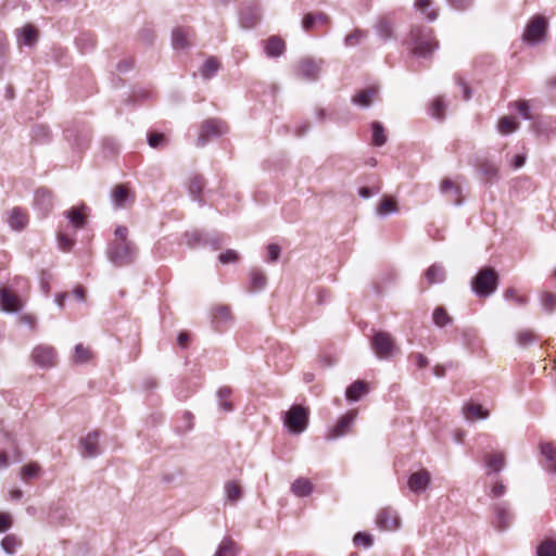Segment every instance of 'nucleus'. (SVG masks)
<instances>
[{"mask_svg":"<svg viewBox=\"0 0 556 556\" xmlns=\"http://www.w3.org/2000/svg\"><path fill=\"white\" fill-rule=\"evenodd\" d=\"M70 518V509L63 502L54 503L49 510L51 522L62 523Z\"/></svg>","mask_w":556,"mask_h":556,"instance_id":"393cba45","label":"nucleus"},{"mask_svg":"<svg viewBox=\"0 0 556 556\" xmlns=\"http://www.w3.org/2000/svg\"><path fill=\"white\" fill-rule=\"evenodd\" d=\"M407 43L412 47L413 55L424 59L430 58L439 48L433 29L426 26H413Z\"/></svg>","mask_w":556,"mask_h":556,"instance_id":"f257e3e1","label":"nucleus"},{"mask_svg":"<svg viewBox=\"0 0 556 556\" xmlns=\"http://www.w3.org/2000/svg\"><path fill=\"white\" fill-rule=\"evenodd\" d=\"M432 0H416L415 8L420 11L429 22H434L438 18L435 10H430Z\"/></svg>","mask_w":556,"mask_h":556,"instance_id":"ea45409f","label":"nucleus"},{"mask_svg":"<svg viewBox=\"0 0 556 556\" xmlns=\"http://www.w3.org/2000/svg\"><path fill=\"white\" fill-rule=\"evenodd\" d=\"M447 2L456 10L464 11L471 7L473 0H447Z\"/></svg>","mask_w":556,"mask_h":556,"instance_id":"338daca9","label":"nucleus"},{"mask_svg":"<svg viewBox=\"0 0 556 556\" xmlns=\"http://www.w3.org/2000/svg\"><path fill=\"white\" fill-rule=\"evenodd\" d=\"M21 544L22 541L14 534L5 535L1 541V547L8 555H13Z\"/></svg>","mask_w":556,"mask_h":556,"instance_id":"79ce46f5","label":"nucleus"},{"mask_svg":"<svg viewBox=\"0 0 556 556\" xmlns=\"http://www.w3.org/2000/svg\"><path fill=\"white\" fill-rule=\"evenodd\" d=\"M225 132H227V126L223 121L217 118L206 119L201 126L197 146L204 147L212 138H217Z\"/></svg>","mask_w":556,"mask_h":556,"instance_id":"423d86ee","label":"nucleus"},{"mask_svg":"<svg viewBox=\"0 0 556 556\" xmlns=\"http://www.w3.org/2000/svg\"><path fill=\"white\" fill-rule=\"evenodd\" d=\"M505 492L506 486L504 485V483L502 481H496L491 489L490 495L492 497H501L505 494Z\"/></svg>","mask_w":556,"mask_h":556,"instance_id":"774afa93","label":"nucleus"},{"mask_svg":"<svg viewBox=\"0 0 556 556\" xmlns=\"http://www.w3.org/2000/svg\"><path fill=\"white\" fill-rule=\"evenodd\" d=\"M129 199V192L128 189L123 186L118 185L115 187V189L112 192V202L117 208H123L126 206V203Z\"/></svg>","mask_w":556,"mask_h":556,"instance_id":"f704fd0d","label":"nucleus"},{"mask_svg":"<svg viewBox=\"0 0 556 556\" xmlns=\"http://www.w3.org/2000/svg\"><path fill=\"white\" fill-rule=\"evenodd\" d=\"M400 517L392 508L381 509L376 517V523L383 531H395L400 528Z\"/></svg>","mask_w":556,"mask_h":556,"instance_id":"f8f14e48","label":"nucleus"},{"mask_svg":"<svg viewBox=\"0 0 556 556\" xmlns=\"http://www.w3.org/2000/svg\"><path fill=\"white\" fill-rule=\"evenodd\" d=\"M137 254L138 249L134 241H112L106 249L108 260L117 267L132 264Z\"/></svg>","mask_w":556,"mask_h":556,"instance_id":"f03ea898","label":"nucleus"},{"mask_svg":"<svg viewBox=\"0 0 556 556\" xmlns=\"http://www.w3.org/2000/svg\"><path fill=\"white\" fill-rule=\"evenodd\" d=\"M481 173L488 178H495L497 176L498 169L497 167L489 162H484L480 166Z\"/></svg>","mask_w":556,"mask_h":556,"instance_id":"e2e57ef3","label":"nucleus"},{"mask_svg":"<svg viewBox=\"0 0 556 556\" xmlns=\"http://www.w3.org/2000/svg\"><path fill=\"white\" fill-rule=\"evenodd\" d=\"M85 208L84 205L81 207H72L64 213L72 226L76 229L84 228L86 224V217L83 212Z\"/></svg>","mask_w":556,"mask_h":556,"instance_id":"c756f323","label":"nucleus"},{"mask_svg":"<svg viewBox=\"0 0 556 556\" xmlns=\"http://www.w3.org/2000/svg\"><path fill=\"white\" fill-rule=\"evenodd\" d=\"M463 414L467 420L486 419L489 416L488 410H483L479 404L469 403L463 407Z\"/></svg>","mask_w":556,"mask_h":556,"instance_id":"473e14b6","label":"nucleus"},{"mask_svg":"<svg viewBox=\"0 0 556 556\" xmlns=\"http://www.w3.org/2000/svg\"><path fill=\"white\" fill-rule=\"evenodd\" d=\"M238 258H239V254L235 250H227L226 252L220 253L218 255V260L223 264L235 263L238 261Z\"/></svg>","mask_w":556,"mask_h":556,"instance_id":"bf43d9fd","label":"nucleus"},{"mask_svg":"<svg viewBox=\"0 0 556 556\" xmlns=\"http://www.w3.org/2000/svg\"><path fill=\"white\" fill-rule=\"evenodd\" d=\"M371 132H372V144L377 147H381L387 141V136L384 135V128L380 122H374L371 124Z\"/></svg>","mask_w":556,"mask_h":556,"instance_id":"c03bdc74","label":"nucleus"},{"mask_svg":"<svg viewBox=\"0 0 556 556\" xmlns=\"http://www.w3.org/2000/svg\"><path fill=\"white\" fill-rule=\"evenodd\" d=\"M377 212L380 215L393 214L397 212V205L393 200L386 198L381 201Z\"/></svg>","mask_w":556,"mask_h":556,"instance_id":"5fc2aeb1","label":"nucleus"},{"mask_svg":"<svg viewBox=\"0 0 556 556\" xmlns=\"http://www.w3.org/2000/svg\"><path fill=\"white\" fill-rule=\"evenodd\" d=\"M368 393V384L363 380L354 381L345 391V396L351 402L358 401Z\"/></svg>","mask_w":556,"mask_h":556,"instance_id":"bb28decb","label":"nucleus"},{"mask_svg":"<svg viewBox=\"0 0 556 556\" xmlns=\"http://www.w3.org/2000/svg\"><path fill=\"white\" fill-rule=\"evenodd\" d=\"M541 455L544 457L543 467L551 473H556V447L549 443L540 444Z\"/></svg>","mask_w":556,"mask_h":556,"instance_id":"4be33fe9","label":"nucleus"},{"mask_svg":"<svg viewBox=\"0 0 556 556\" xmlns=\"http://www.w3.org/2000/svg\"><path fill=\"white\" fill-rule=\"evenodd\" d=\"M371 349L380 359L390 358L396 350L395 339L387 331H376L370 341Z\"/></svg>","mask_w":556,"mask_h":556,"instance_id":"20e7f679","label":"nucleus"},{"mask_svg":"<svg viewBox=\"0 0 556 556\" xmlns=\"http://www.w3.org/2000/svg\"><path fill=\"white\" fill-rule=\"evenodd\" d=\"M445 103L443 98L439 97L433 100L431 106H430V114L432 117L442 119L444 117V111H445Z\"/></svg>","mask_w":556,"mask_h":556,"instance_id":"3c124183","label":"nucleus"},{"mask_svg":"<svg viewBox=\"0 0 556 556\" xmlns=\"http://www.w3.org/2000/svg\"><path fill=\"white\" fill-rule=\"evenodd\" d=\"M219 70V63L214 58H208L200 68V74L204 79H211Z\"/></svg>","mask_w":556,"mask_h":556,"instance_id":"58836bf2","label":"nucleus"},{"mask_svg":"<svg viewBox=\"0 0 556 556\" xmlns=\"http://www.w3.org/2000/svg\"><path fill=\"white\" fill-rule=\"evenodd\" d=\"M377 35L384 41L390 40L393 36V23L389 17H381L375 26Z\"/></svg>","mask_w":556,"mask_h":556,"instance_id":"7c9ffc66","label":"nucleus"},{"mask_svg":"<svg viewBox=\"0 0 556 556\" xmlns=\"http://www.w3.org/2000/svg\"><path fill=\"white\" fill-rule=\"evenodd\" d=\"M429 285L441 283L445 280V269L441 264L431 265L425 273Z\"/></svg>","mask_w":556,"mask_h":556,"instance_id":"2f4dec72","label":"nucleus"},{"mask_svg":"<svg viewBox=\"0 0 556 556\" xmlns=\"http://www.w3.org/2000/svg\"><path fill=\"white\" fill-rule=\"evenodd\" d=\"M541 305L546 313L552 314L556 309V294L543 292L541 294Z\"/></svg>","mask_w":556,"mask_h":556,"instance_id":"09e8293b","label":"nucleus"},{"mask_svg":"<svg viewBox=\"0 0 556 556\" xmlns=\"http://www.w3.org/2000/svg\"><path fill=\"white\" fill-rule=\"evenodd\" d=\"M494 520L493 525L498 531H505L513 521V514L509 511L507 502H500L493 506Z\"/></svg>","mask_w":556,"mask_h":556,"instance_id":"ddd939ff","label":"nucleus"},{"mask_svg":"<svg viewBox=\"0 0 556 556\" xmlns=\"http://www.w3.org/2000/svg\"><path fill=\"white\" fill-rule=\"evenodd\" d=\"M323 64L324 61L321 59H303L299 62L295 74L299 78L306 81H316L319 78Z\"/></svg>","mask_w":556,"mask_h":556,"instance_id":"1a4fd4ad","label":"nucleus"},{"mask_svg":"<svg viewBox=\"0 0 556 556\" xmlns=\"http://www.w3.org/2000/svg\"><path fill=\"white\" fill-rule=\"evenodd\" d=\"M367 37V30L355 28L351 34L345 36L343 42L346 48H353L361 45Z\"/></svg>","mask_w":556,"mask_h":556,"instance_id":"c9c22d12","label":"nucleus"},{"mask_svg":"<svg viewBox=\"0 0 556 556\" xmlns=\"http://www.w3.org/2000/svg\"><path fill=\"white\" fill-rule=\"evenodd\" d=\"M314 490V485L308 479L305 478H299L296 479L292 485L291 491L300 497L308 496L312 494Z\"/></svg>","mask_w":556,"mask_h":556,"instance_id":"72a5a7b5","label":"nucleus"},{"mask_svg":"<svg viewBox=\"0 0 556 556\" xmlns=\"http://www.w3.org/2000/svg\"><path fill=\"white\" fill-rule=\"evenodd\" d=\"M35 207L46 216L53 207L51 192L47 189H38L34 198Z\"/></svg>","mask_w":556,"mask_h":556,"instance_id":"aec40b11","label":"nucleus"},{"mask_svg":"<svg viewBox=\"0 0 556 556\" xmlns=\"http://www.w3.org/2000/svg\"><path fill=\"white\" fill-rule=\"evenodd\" d=\"M102 149L108 156H113L118 153L119 144L114 138L108 137L102 141Z\"/></svg>","mask_w":556,"mask_h":556,"instance_id":"603ef678","label":"nucleus"},{"mask_svg":"<svg viewBox=\"0 0 556 556\" xmlns=\"http://www.w3.org/2000/svg\"><path fill=\"white\" fill-rule=\"evenodd\" d=\"M498 282L496 270L492 267H483L471 279V290L479 298H488L496 291Z\"/></svg>","mask_w":556,"mask_h":556,"instance_id":"7ed1b4c3","label":"nucleus"},{"mask_svg":"<svg viewBox=\"0 0 556 556\" xmlns=\"http://www.w3.org/2000/svg\"><path fill=\"white\" fill-rule=\"evenodd\" d=\"M498 131L507 135L514 132L518 128V123L511 116H504L498 122Z\"/></svg>","mask_w":556,"mask_h":556,"instance_id":"49530a36","label":"nucleus"},{"mask_svg":"<svg viewBox=\"0 0 556 556\" xmlns=\"http://www.w3.org/2000/svg\"><path fill=\"white\" fill-rule=\"evenodd\" d=\"M261 20V10L255 4L245 5L240 14V25L244 29L253 28Z\"/></svg>","mask_w":556,"mask_h":556,"instance_id":"a211bd4d","label":"nucleus"},{"mask_svg":"<svg viewBox=\"0 0 556 556\" xmlns=\"http://www.w3.org/2000/svg\"><path fill=\"white\" fill-rule=\"evenodd\" d=\"M515 108L519 112V114L522 116L523 119L530 121L532 119V115L530 113L529 104L526 100L516 101L514 103Z\"/></svg>","mask_w":556,"mask_h":556,"instance_id":"13d9d810","label":"nucleus"},{"mask_svg":"<svg viewBox=\"0 0 556 556\" xmlns=\"http://www.w3.org/2000/svg\"><path fill=\"white\" fill-rule=\"evenodd\" d=\"M99 432H89L81 439L83 456L93 458L100 454L99 448Z\"/></svg>","mask_w":556,"mask_h":556,"instance_id":"412c9836","label":"nucleus"},{"mask_svg":"<svg viewBox=\"0 0 556 556\" xmlns=\"http://www.w3.org/2000/svg\"><path fill=\"white\" fill-rule=\"evenodd\" d=\"M440 190L443 194H450L452 197V201L455 204H459L458 195L460 193V189L456 186L451 179H444L441 184Z\"/></svg>","mask_w":556,"mask_h":556,"instance_id":"a19ab883","label":"nucleus"},{"mask_svg":"<svg viewBox=\"0 0 556 556\" xmlns=\"http://www.w3.org/2000/svg\"><path fill=\"white\" fill-rule=\"evenodd\" d=\"M432 318H433V323L438 326V327H444L446 326L448 323H451V317L448 316V314L446 313V311L439 306L437 307L434 311H433V314H432Z\"/></svg>","mask_w":556,"mask_h":556,"instance_id":"8fccbe9b","label":"nucleus"},{"mask_svg":"<svg viewBox=\"0 0 556 556\" xmlns=\"http://www.w3.org/2000/svg\"><path fill=\"white\" fill-rule=\"evenodd\" d=\"M483 462L486 468V476L501 472L506 465L505 455L502 452L485 454Z\"/></svg>","mask_w":556,"mask_h":556,"instance_id":"6ab92c4d","label":"nucleus"},{"mask_svg":"<svg viewBox=\"0 0 556 556\" xmlns=\"http://www.w3.org/2000/svg\"><path fill=\"white\" fill-rule=\"evenodd\" d=\"M547 30V22L543 16H534L526 26L522 38L523 40L534 46L544 40Z\"/></svg>","mask_w":556,"mask_h":556,"instance_id":"0eeeda50","label":"nucleus"},{"mask_svg":"<svg viewBox=\"0 0 556 556\" xmlns=\"http://www.w3.org/2000/svg\"><path fill=\"white\" fill-rule=\"evenodd\" d=\"M193 31L190 28L176 27L172 31V46L175 50H184L191 46Z\"/></svg>","mask_w":556,"mask_h":556,"instance_id":"f3484780","label":"nucleus"},{"mask_svg":"<svg viewBox=\"0 0 556 556\" xmlns=\"http://www.w3.org/2000/svg\"><path fill=\"white\" fill-rule=\"evenodd\" d=\"M327 24L329 23V16L325 13H307L302 21V28L305 31L312 30L316 24Z\"/></svg>","mask_w":556,"mask_h":556,"instance_id":"c85d7f7f","label":"nucleus"},{"mask_svg":"<svg viewBox=\"0 0 556 556\" xmlns=\"http://www.w3.org/2000/svg\"><path fill=\"white\" fill-rule=\"evenodd\" d=\"M18 41L25 46H33L38 39V30L30 24L17 29Z\"/></svg>","mask_w":556,"mask_h":556,"instance_id":"cd10ccee","label":"nucleus"},{"mask_svg":"<svg viewBox=\"0 0 556 556\" xmlns=\"http://www.w3.org/2000/svg\"><path fill=\"white\" fill-rule=\"evenodd\" d=\"M267 251H268L267 262L278 261V258L280 256V252H281L280 247L278 244H275V243L268 244Z\"/></svg>","mask_w":556,"mask_h":556,"instance_id":"69168bd1","label":"nucleus"},{"mask_svg":"<svg viewBox=\"0 0 556 556\" xmlns=\"http://www.w3.org/2000/svg\"><path fill=\"white\" fill-rule=\"evenodd\" d=\"M430 482L431 476L429 471L420 469L408 477L407 486L413 493L420 494L428 489Z\"/></svg>","mask_w":556,"mask_h":556,"instance_id":"2eb2a0df","label":"nucleus"},{"mask_svg":"<svg viewBox=\"0 0 556 556\" xmlns=\"http://www.w3.org/2000/svg\"><path fill=\"white\" fill-rule=\"evenodd\" d=\"M536 556H556V540H544L536 548Z\"/></svg>","mask_w":556,"mask_h":556,"instance_id":"a18cd8bd","label":"nucleus"},{"mask_svg":"<svg viewBox=\"0 0 556 556\" xmlns=\"http://www.w3.org/2000/svg\"><path fill=\"white\" fill-rule=\"evenodd\" d=\"M31 357L41 368H51L56 365V352L50 345H37L31 352Z\"/></svg>","mask_w":556,"mask_h":556,"instance_id":"9d476101","label":"nucleus"},{"mask_svg":"<svg viewBox=\"0 0 556 556\" xmlns=\"http://www.w3.org/2000/svg\"><path fill=\"white\" fill-rule=\"evenodd\" d=\"M355 418V412H348L338 420V422L332 428L329 429L327 433V439L336 440L338 438L345 435L350 431Z\"/></svg>","mask_w":556,"mask_h":556,"instance_id":"4468645a","label":"nucleus"},{"mask_svg":"<svg viewBox=\"0 0 556 556\" xmlns=\"http://www.w3.org/2000/svg\"><path fill=\"white\" fill-rule=\"evenodd\" d=\"M39 471H40V466L36 463H30V464L25 465L22 468L21 476H22V479L27 480V479L37 477Z\"/></svg>","mask_w":556,"mask_h":556,"instance_id":"6e6d98bb","label":"nucleus"},{"mask_svg":"<svg viewBox=\"0 0 556 556\" xmlns=\"http://www.w3.org/2000/svg\"><path fill=\"white\" fill-rule=\"evenodd\" d=\"M230 309L228 306H218L214 311V319L217 321L227 323L230 320Z\"/></svg>","mask_w":556,"mask_h":556,"instance_id":"4d7b16f0","label":"nucleus"},{"mask_svg":"<svg viewBox=\"0 0 556 556\" xmlns=\"http://www.w3.org/2000/svg\"><path fill=\"white\" fill-rule=\"evenodd\" d=\"M185 242L191 249L210 245L217 250L220 248L223 240L220 236H210L208 233L194 230L185 233Z\"/></svg>","mask_w":556,"mask_h":556,"instance_id":"6e6552de","label":"nucleus"},{"mask_svg":"<svg viewBox=\"0 0 556 556\" xmlns=\"http://www.w3.org/2000/svg\"><path fill=\"white\" fill-rule=\"evenodd\" d=\"M205 186V180L202 176L195 175L191 178L189 184V192L194 201L201 202V193Z\"/></svg>","mask_w":556,"mask_h":556,"instance_id":"e433bc0d","label":"nucleus"},{"mask_svg":"<svg viewBox=\"0 0 556 556\" xmlns=\"http://www.w3.org/2000/svg\"><path fill=\"white\" fill-rule=\"evenodd\" d=\"M224 489L227 501L231 503L239 501L242 496L241 486L235 481H228Z\"/></svg>","mask_w":556,"mask_h":556,"instance_id":"37998d69","label":"nucleus"},{"mask_svg":"<svg viewBox=\"0 0 556 556\" xmlns=\"http://www.w3.org/2000/svg\"><path fill=\"white\" fill-rule=\"evenodd\" d=\"M353 541L355 545H364L365 547H370L372 545V538L365 532L356 533Z\"/></svg>","mask_w":556,"mask_h":556,"instance_id":"052dcab7","label":"nucleus"},{"mask_svg":"<svg viewBox=\"0 0 556 556\" xmlns=\"http://www.w3.org/2000/svg\"><path fill=\"white\" fill-rule=\"evenodd\" d=\"M265 53L269 58H278L283 54L286 45L285 41L277 37L271 36L265 41Z\"/></svg>","mask_w":556,"mask_h":556,"instance_id":"b1692460","label":"nucleus"},{"mask_svg":"<svg viewBox=\"0 0 556 556\" xmlns=\"http://www.w3.org/2000/svg\"><path fill=\"white\" fill-rule=\"evenodd\" d=\"M240 554L239 545L229 536L223 539L214 556H238Z\"/></svg>","mask_w":556,"mask_h":556,"instance_id":"a878e982","label":"nucleus"},{"mask_svg":"<svg viewBox=\"0 0 556 556\" xmlns=\"http://www.w3.org/2000/svg\"><path fill=\"white\" fill-rule=\"evenodd\" d=\"M308 424V412L306 408L300 405H293L286 414H285V425L288 427L289 431L292 433H301L303 432Z\"/></svg>","mask_w":556,"mask_h":556,"instance_id":"39448f33","label":"nucleus"},{"mask_svg":"<svg viewBox=\"0 0 556 556\" xmlns=\"http://www.w3.org/2000/svg\"><path fill=\"white\" fill-rule=\"evenodd\" d=\"M58 244L61 250L68 251L72 249L74 242L68 236L60 232L58 235Z\"/></svg>","mask_w":556,"mask_h":556,"instance_id":"0e129e2a","label":"nucleus"},{"mask_svg":"<svg viewBox=\"0 0 556 556\" xmlns=\"http://www.w3.org/2000/svg\"><path fill=\"white\" fill-rule=\"evenodd\" d=\"M266 283H267V278L262 270L253 269L250 273L251 291H261L265 288Z\"/></svg>","mask_w":556,"mask_h":556,"instance_id":"4c0bfd02","label":"nucleus"},{"mask_svg":"<svg viewBox=\"0 0 556 556\" xmlns=\"http://www.w3.org/2000/svg\"><path fill=\"white\" fill-rule=\"evenodd\" d=\"M28 222V214L26 210L22 207L16 206L8 212L7 223L9 224L12 230H23L27 226Z\"/></svg>","mask_w":556,"mask_h":556,"instance_id":"dca6fc26","label":"nucleus"},{"mask_svg":"<svg viewBox=\"0 0 556 556\" xmlns=\"http://www.w3.org/2000/svg\"><path fill=\"white\" fill-rule=\"evenodd\" d=\"M378 87L370 86L357 92L353 98L352 102L362 108H369L374 99L378 96Z\"/></svg>","mask_w":556,"mask_h":556,"instance_id":"5701e85b","label":"nucleus"},{"mask_svg":"<svg viewBox=\"0 0 556 556\" xmlns=\"http://www.w3.org/2000/svg\"><path fill=\"white\" fill-rule=\"evenodd\" d=\"M24 307V301L9 288H0V309L4 313H18Z\"/></svg>","mask_w":556,"mask_h":556,"instance_id":"9b49d317","label":"nucleus"},{"mask_svg":"<svg viewBox=\"0 0 556 556\" xmlns=\"http://www.w3.org/2000/svg\"><path fill=\"white\" fill-rule=\"evenodd\" d=\"M91 358V352L83 344H76L74 350L73 361L77 364L87 363Z\"/></svg>","mask_w":556,"mask_h":556,"instance_id":"de8ad7c7","label":"nucleus"},{"mask_svg":"<svg viewBox=\"0 0 556 556\" xmlns=\"http://www.w3.org/2000/svg\"><path fill=\"white\" fill-rule=\"evenodd\" d=\"M165 141V137L160 132H151L148 135V143L151 148H160Z\"/></svg>","mask_w":556,"mask_h":556,"instance_id":"680f3d73","label":"nucleus"},{"mask_svg":"<svg viewBox=\"0 0 556 556\" xmlns=\"http://www.w3.org/2000/svg\"><path fill=\"white\" fill-rule=\"evenodd\" d=\"M535 341H536V336L531 330H521L517 334V343L522 348H526V346L534 343Z\"/></svg>","mask_w":556,"mask_h":556,"instance_id":"864d4df0","label":"nucleus"}]
</instances>
